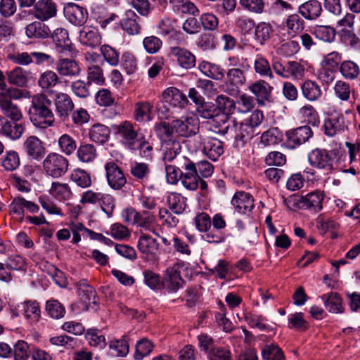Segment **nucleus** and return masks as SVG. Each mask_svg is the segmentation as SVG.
Masks as SVG:
<instances>
[{
	"label": "nucleus",
	"mask_w": 360,
	"mask_h": 360,
	"mask_svg": "<svg viewBox=\"0 0 360 360\" xmlns=\"http://www.w3.org/2000/svg\"><path fill=\"white\" fill-rule=\"evenodd\" d=\"M198 118L194 115H187L173 120L170 124L162 122L157 126L160 135L169 136L174 134L180 136L188 137L195 134L198 129Z\"/></svg>",
	"instance_id": "obj_1"
},
{
	"label": "nucleus",
	"mask_w": 360,
	"mask_h": 360,
	"mask_svg": "<svg viewBox=\"0 0 360 360\" xmlns=\"http://www.w3.org/2000/svg\"><path fill=\"white\" fill-rule=\"evenodd\" d=\"M51 105V101L44 95H39L33 99L30 118L35 127L46 129L53 125L55 118L49 108Z\"/></svg>",
	"instance_id": "obj_2"
},
{
	"label": "nucleus",
	"mask_w": 360,
	"mask_h": 360,
	"mask_svg": "<svg viewBox=\"0 0 360 360\" xmlns=\"http://www.w3.org/2000/svg\"><path fill=\"white\" fill-rule=\"evenodd\" d=\"M4 76L0 71V108L4 115L13 121H18L22 117L20 109L11 102V98H18L20 92L15 89H5Z\"/></svg>",
	"instance_id": "obj_3"
},
{
	"label": "nucleus",
	"mask_w": 360,
	"mask_h": 360,
	"mask_svg": "<svg viewBox=\"0 0 360 360\" xmlns=\"http://www.w3.org/2000/svg\"><path fill=\"white\" fill-rule=\"evenodd\" d=\"M69 167L68 160L56 153H49L43 161V167L47 175L53 178L63 176Z\"/></svg>",
	"instance_id": "obj_4"
},
{
	"label": "nucleus",
	"mask_w": 360,
	"mask_h": 360,
	"mask_svg": "<svg viewBox=\"0 0 360 360\" xmlns=\"http://www.w3.org/2000/svg\"><path fill=\"white\" fill-rule=\"evenodd\" d=\"M221 131H230L229 133L234 137L238 146H243L245 142L258 134L256 129L246 122L238 123L235 120H230L228 127H224Z\"/></svg>",
	"instance_id": "obj_5"
},
{
	"label": "nucleus",
	"mask_w": 360,
	"mask_h": 360,
	"mask_svg": "<svg viewBox=\"0 0 360 360\" xmlns=\"http://www.w3.org/2000/svg\"><path fill=\"white\" fill-rule=\"evenodd\" d=\"M332 154V151L316 148L309 153L308 160L311 165L330 172L333 169L334 162Z\"/></svg>",
	"instance_id": "obj_6"
},
{
	"label": "nucleus",
	"mask_w": 360,
	"mask_h": 360,
	"mask_svg": "<svg viewBox=\"0 0 360 360\" xmlns=\"http://www.w3.org/2000/svg\"><path fill=\"white\" fill-rule=\"evenodd\" d=\"M116 135L126 147L131 150L136 148L138 134L130 122L124 121L117 125Z\"/></svg>",
	"instance_id": "obj_7"
},
{
	"label": "nucleus",
	"mask_w": 360,
	"mask_h": 360,
	"mask_svg": "<svg viewBox=\"0 0 360 360\" xmlns=\"http://www.w3.org/2000/svg\"><path fill=\"white\" fill-rule=\"evenodd\" d=\"M162 139L160 150L163 160L166 162L172 161L181 151V145L179 138L174 136H165L160 135Z\"/></svg>",
	"instance_id": "obj_8"
},
{
	"label": "nucleus",
	"mask_w": 360,
	"mask_h": 360,
	"mask_svg": "<svg viewBox=\"0 0 360 360\" xmlns=\"http://www.w3.org/2000/svg\"><path fill=\"white\" fill-rule=\"evenodd\" d=\"M53 103L58 117L62 121L67 120L75 108L72 98L65 93L58 92L55 95Z\"/></svg>",
	"instance_id": "obj_9"
},
{
	"label": "nucleus",
	"mask_w": 360,
	"mask_h": 360,
	"mask_svg": "<svg viewBox=\"0 0 360 360\" xmlns=\"http://www.w3.org/2000/svg\"><path fill=\"white\" fill-rule=\"evenodd\" d=\"M108 185L115 190L122 188L127 183V179L122 169L114 162H108L105 165Z\"/></svg>",
	"instance_id": "obj_10"
},
{
	"label": "nucleus",
	"mask_w": 360,
	"mask_h": 360,
	"mask_svg": "<svg viewBox=\"0 0 360 360\" xmlns=\"http://www.w3.org/2000/svg\"><path fill=\"white\" fill-rule=\"evenodd\" d=\"M22 149L28 157L35 160H41L46 153V148L42 141L33 135L28 136L24 141Z\"/></svg>",
	"instance_id": "obj_11"
},
{
	"label": "nucleus",
	"mask_w": 360,
	"mask_h": 360,
	"mask_svg": "<svg viewBox=\"0 0 360 360\" xmlns=\"http://www.w3.org/2000/svg\"><path fill=\"white\" fill-rule=\"evenodd\" d=\"M323 193L319 191H314L300 198L297 202L300 207L309 210L311 212H318L323 209Z\"/></svg>",
	"instance_id": "obj_12"
},
{
	"label": "nucleus",
	"mask_w": 360,
	"mask_h": 360,
	"mask_svg": "<svg viewBox=\"0 0 360 360\" xmlns=\"http://www.w3.org/2000/svg\"><path fill=\"white\" fill-rule=\"evenodd\" d=\"M11 212L13 213L22 220L25 216V211L34 214L37 213L39 210V207L34 202L27 200L22 197L15 198L10 206Z\"/></svg>",
	"instance_id": "obj_13"
},
{
	"label": "nucleus",
	"mask_w": 360,
	"mask_h": 360,
	"mask_svg": "<svg viewBox=\"0 0 360 360\" xmlns=\"http://www.w3.org/2000/svg\"><path fill=\"white\" fill-rule=\"evenodd\" d=\"M323 129L326 136L333 137L347 129V124L343 115L334 114L325 120Z\"/></svg>",
	"instance_id": "obj_14"
},
{
	"label": "nucleus",
	"mask_w": 360,
	"mask_h": 360,
	"mask_svg": "<svg viewBox=\"0 0 360 360\" xmlns=\"http://www.w3.org/2000/svg\"><path fill=\"white\" fill-rule=\"evenodd\" d=\"M64 15L68 20L77 26L82 25L87 19V11L74 3H68L64 8Z\"/></svg>",
	"instance_id": "obj_15"
},
{
	"label": "nucleus",
	"mask_w": 360,
	"mask_h": 360,
	"mask_svg": "<svg viewBox=\"0 0 360 360\" xmlns=\"http://www.w3.org/2000/svg\"><path fill=\"white\" fill-rule=\"evenodd\" d=\"M56 5L52 0H39L34 5V17L41 21L56 15Z\"/></svg>",
	"instance_id": "obj_16"
},
{
	"label": "nucleus",
	"mask_w": 360,
	"mask_h": 360,
	"mask_svg": "<svg viewBox=\"0 0 360 360\" xmlns=\"http://www.w3.org/2000/svg\"><path fill=\"white\" fill-rule=\"evenodd\" d=\"M170 56L174 58L179 66L184 69H191L195 65V57L188 50L180 46L170 47Z\"/></svg>",
	"instance_id": "obj_17"
},
{
	"label": "nucleus",
	"mask_w": 360,
	"mask_h": 360,
	"mask_svg": "<svg viewBox=\"0 0 360 360\" xmlns=\"http://www.w3.org/2000/svg\"><path fill=\"white\" fill-rule=\"evenodd\" d=\"M184 281L180 275L177 266H173L166 269L162 284L170 292H176L183 287Z\"/></svg>",
	"instance_id": "obj_18"
},
{
	"label": "nucleus",
	"mask_w": 360,
	"mask_h": 360,
	"mask_svg": "<svg viewBox=\"0 0 360 360\" xmlns=\"http://www.w3.org/2000/svg\"><path fill=\"white\" fill-rule=\"evenodd\" d=\"M139 250L148 259H155L159 249L157 240L147 234H142L137 245Z\"/></svg>",
	"instance_id": "obj_19"
},
{
	"label": "nucleus",
	"mask_w": 360,
	"mask_h": 360,
	"mask_svg": "<svg viewBox=\"0 0 360 360\" xmlns=\"http://www.w3.org/2000/svg\"><path fill=\"white\" fill-rule=\"evenodd\" d=\"M313 136L310 127L304 125L286 132L288 141L293 143L294 147L307 142Z\"/></svg>",
	"instance_id": "obj_20"
},
{
	"label": "nucleus",
	"mask_w": 360,
	"mask_h": 360,
	"mask_svg": "<svg viewBox=\"0 0 360 360\" xmlns=\"http://www.w3.org/2000/svg\"><path fill=\"white\" fill-rule=\"evenodd\" d=\"M248 89L255 96L257 103L263 105L270 99L273 87L264 80H259L251 84Z\"/></svg>",
	"instance_id": "obj_21"
},
{
	"label": "nucleus",
	"mask_w": 360,
	"mask_h": 360,
	"mask_svg": "<svg viewBox=\"0 0 360 360\" xmlns=\"http://www.w3.org/2000/svg\"><path fill=\"white\" fill-rule=\"evenodd\" d=\"M56 70L62 77H72L80 73L78 63L75 60L69 58H59L56 64Z\"/></svg>",
	"instance_id": "obj_22"
},
{
	"label": "nucleus",
	"mask_w": 360,
	"mask_h": 360,
	"mask_svg": "<svg viewBox=\"0 0 360 360\" xmlns=\"http://www.w3.org/2000/svg\"><path fill=\"white\" fill-rule=\"evenodd\" d=\"M140 18L132 10L126 11L124 18L120 20L122 30L129 35L139 34L141 27L139 23Z\"/></svg>",
	"instance_id": "obj_23"
},
{
	"label": "nucleus",
	"mask_w": 360,
	"mask_h": 360,
	"mask_svg": "<svg viewBox=\"0 0 360 360\" xmlns=\"http://www.w3.org/2000/svg\"><path fill=\"white\" fill-rule=\"evenodd\" d=\"M231 205L238 212H250L254 207V200L252 196L247 192H236L232 200Z\"/></svg>",
	"instance_id": "obj_24"
},
{
	"label": "nucleus",
	"mask_w": 360,
	"mask_h": 360,
	"mask_svg": "<svg viewBox=\"0 0 360 360\" xmlns=\"http://www.w3.org/2000/svg\"><path fill=\"white\" fill-rule=\"evenodd\" d=\"M185 173L181 176V183L188 190L195 191L198 188L199 174L195 164L188 162L185 165Z\"/></svg>",
	"instance_id": "obj_25"
},
{
	"label": "nucleus",
	"mask_w": 360,
	"mask_h": 360,
	"mask_svg": "<svg viewBox=\"0 0 360 360\" xmlns=\"http://www.w3.org/2000/svg\"><path fill=\"white\" fill-rule=\"evenodd\" d=\"M162 98L165 102L169 103L171 105L181 108H184L188 103L186 94L173 86L169 87L163 91Z\"/></svg>",
	"instance_id": "obj_26"
},
{
	"label": "nucleus",
	"mask_w": 360,
	"mask_h": 360,
	"mask_svg": "<svg viewBox=\"0 0 360 360\" xmlns=\"http://www.w3.org/2000/svg\"><path fill=\"white\" fill-rule=\"evenodd\" d=\"M18 308L25 318L32 323H37L41 317V309L38 302L27 300L18 304Z\"/></svg>",
	"instance_id": "obj_27"
},
{
	"label": "nucleus",
	"mask_w": 360,
	"mask_h": 360,
	"mask_svg": "<svg viewBox=\"0 0 360 360\" xmlns=\"http://www.w3.org/2000/svg\"><path fill=\"white\" fill-rule=\"evenodd\" d=\"M224 153L223 143L217 139L206 137L203 154L213 161H216Z\"/></svg>",
	"instance_id": "obj_28"
},
{
	"label": "nucleus",
	"mask_w": 360,
	"mask_h": 360,
	"mask_svg": "<svg viewBox=\"0 0 360 360\" xmlns=\"http://www.w3.org/2000/svg\"><path fill=\"white\" fill-rule=\"evenodd\" d=\"M51 37L53 41L59 52L63 53L72 51V44L69 38L68 32L65 29H56Z\"/></svg>",
	"instance_id": "obj_29"
},
{
	"label": "nucleus",
	"mask_w": 360,
	"mask_h": 360,
	"mask_svg": "<svg viewBox=\"0 0 360 360\" xmlns=\"http://www.w3.org/2000/svg\"><path fill=\"white\" fill-rule=\"evenodd\" d=\"M77 294L79 299L85 304H96V292L86 280H80L77 283Z\"/></svg>",
	"instance_id": "obj_30"
},
{
	"label": "nucleus",
	"mask_w": 360,
	"mask_h": 360,
	"mask_svg": "<svg viewBox=\"0 0 360 360\" xmlns=\"http://www.w3.org/2000/svg\"><path fill=\"white\" fill-rule=\"evenodd\" d=\"M299 13L305 19L315 20L321 13V4L317 0H309L299 6Z\"/></svg>",
	"instance_id": "obj_31"
},
{
	"label": "nucleus",
	"mask_w": 360,
	"mask_h": 360,
	"mask_svg": "<svg viewBox=\"0 0 360 360\" xmlns=\"http://www.w3.org/2000/svg\"><path fill=\"white\" fill-rule=\"evenodd\" d=\"M79 40L84 45L95 47L101 44V37L96 28L84 27L79 32Z\"/></svg>",
	"instance_id": "obj_32"
},
{
	"label": "nucleus",
	"mask_w": 360,
	"mask_h": 360,
	"mask_svg": "<svg viewBox=\"0 0 360 360\" xmlns=\"http://www.w3.org/2000/svg\"><path fill=\"white\" fill-rule=\"evenodd\" d=\"M198 69L205 76L218 81L222 80L225 75L224 68L219 65L207 61L200 63Z\"/></svg>",
	"instance_id": "obj_33"
},
{
	"label": "nucleus",
	"mask_w": 360,
	"mask_h": 360,
	"mask_svg": "<svg viewBox=\"0 0 360 360\" xmlns=\"http://www.w3.org/2000/svg\"><path fill=\"white\" fill-rule=\"evenodd\" d=\"M25 32L29 38L45 39L50 35L51 30L49 26L41 20L34 21L27 25Z\"/></svg>",
	"instance_id": "obj_34"
},
{
	"label": "nucleus",
	"mask_w": 360,
	"mask_h": 360,
	"mask_svg": "<svg viewBox=\"0 0 360 360\" xmlns=\"http://www.w3.org/2000/svg\"><path fill=\"white\" fill-rule=\"evenodd\" d=\"M30 72L20 67H16L7 72L8 81L10 84L20 87L27 86L30 80Z\"/></svg>",
	"instance_id": "obj_35"
},
{
	"label": "nucleus",
	"mask_w": 360,
	"mask_h": 360,
	"mask_svg": "<svg viewBox=\"0 0 360 360\" xmlns=\"http://www.w3.org/2000/svg\"><path fill=\"white\" fill-rule=\"evenodd\" d=\"M110 134V129L102 124H94L89 131V139L97 143H105L108 141Z\"/></svg>",
	"instance_id": "obj_36"
},
{
	"label": "nucleus",
	"mask_w": 360,
	"mask_h": 360,
	"mask_svg": "<svg viewBox=\"0 0 360 360\" xmlns=\"http://www.w3.org/2000/svg\"><path fill=\"white\" fill-rule=\"evenodd\" d=\"M303 96L309 101L319 100L322 95L320 86L314 81L307 80L301 85Z\"/></svg>",
	"instance_id": "obj_37"
},
{
	"label": "nucleus",
	"mask_w": 360,
	"mask_h": 360,
	"mask_svg": "<svg viewBox=\"0 0 360 360\" xmlns=\"http://www.w3.org/2000/svg\"><path fill=\"white\" fill-rule=\"evenodd\" d=\"M25 131L24 127L17 121H6L1 127V134L11 140L19 139Z\"/></svg>",
	"instance_id": "obj_38"
},
{
	"label": "nucleus",
	"mask_w": 360,
	"mask_h": 360,
	"mask_svg": "<svg viewBox=\"0 0 360 360\" xmlns=\"http://www.w3.org/2000/svg\"><path fill=\"white\" fill-rule=\"evenodd\" d=\"M230 117L227 116L225 113H219L216 112L212 117L207 121V124L210 125V129L219 134H227L229 133L230 131H223L221 129L224 127H228L226 122L230 123V120H231Z\"/></svg>",
	"instance_id": "obj_39"
},
{
	"label": "nucleus",
	"mask_w": 360,
	"mask_h": 360,
	"mask_svg": "<svg viewBox=\"0 0 360 360\" xmlns=\"http://www.w3.org/2000/svg\"><path fill=\"white\" fill-rule=\"evenodd\" d=\"M321 300L324 302L326 309L331 313H342L343 308L342 306V299L336 292L325 294L321 296Z\"/></svg>",
	"instance_id": "obj_40"
},
{
	"label": "nucleus",
	"mask_w": 360,
	"mask_h": 360,
	"mask_svg": "<svg viewBox=\"0 0 360 360\" xmlns=\"http://www.w3.org/2000/svg\"><path fill=\"white\" fill-rule=\"evenodd\" d=\"M60 82L58 74L52 70H46L41 73L37 84L43 89L48 91L54 88Z\"/></svg>",
	"instance_id": "obj_41"
},
{
	"label": "nucleus",
	"mask_w": 360,
	"mask_h": 360,
	"mask_svg": "<svg viewBox=\"0 0 360 360\" xmlns=\"http://www.w3.org/2000/svg\"><path fill=\"white\" fill-rule=\"evenodd\" d=\"M285 26L289 34L295 35L304 30V21L297 13L291 14L285 19Z\"/></svg>",
	"instance_id": "obj_42"
},
{
	"label": "nucleus",
	"mask_w": 360,
	"mask_h": 360,
	"mask_svg": "<svg viewBox=\"0 0 360 360\" xmlns=\"http://www.w3.org/2000/svg\"><path fill=\"white\" fill-rule=\"evenodd\" d=\"M49 193L59 200H68L72 195V193L68 184L59 182H53L52 184Z\"/></svg>",
	"instance_id": "obj_43"
},
{
	"label": "nucleus",
	"mask_w": 360,
	"mask_h": 360,
	"mask_svg": "<svg viewBox=\"0 0 360 360\" xmlns=\"http://www.w3.org/2000/svg\"><path fill=\"white\" fill-rule=\"evenodd\" d=\"M174 11L181 13H188L193 15L199 14V10L190 0H169Z\"/></svg>",
	"instance_id": "obj_44"
},
{
	"label": "nucleus",
	"mask_w": 360,
	"mask_h": 360,
	"mask_svg": "<svg viewBox=\"0 0 360 360\" xmlns=\"http://www.w3.org/2000/svg\"><path fill=\"white\" fill-rule=\"evenodd\" d=\"M167 202L169 209L176 214L183 213L186 206V198L176 193H171L168 196Z\"/></svg>",
	"instance_id": "obj_45"
},
{
	"label": "nucleus",
	"mask_w": 360,
	"mask_h": 360,
	"mask_svg": "<svg viewBox=\"0 0 360 360\" xmlns=\"http://www.w3.org/2000/svg\"><path fill=\"white\" fill-rule=\"evenodd\" d=\"M20 165V160L18 153L13 150L6 151L1 159V166L7 171H14L19 167Z\"/></svg>",
	"instance_id": "obj_46"
},
{
	"label": "nucleus",
	"mask_w": 360,
	"mask_h": 360,
	"mask_svg": "<svg viewBox=\"0 0 360 360\" xmlns=\"http://www.w3.org/2000/svg\"><path fill=\"white\" fill-rule=\"evenodd\" d=\"M215 102L217 108L221 111L220 113H225L229 117L236 108L235 101L233 99L222 94L217 96Z\"/></svg>",
	"instance_id": "obj_47"
},
{
	"label": "nucleus",
	"mask_w": 360,
	"mask_h": 360,
	"mask_svg": "<svg viewBox=\"0 0 360 360\" xmlns=\"http://www.w3.org/2000/svg\"><path fill=\"white\" fill-rule=\"evenodd\" d=\"M77 155L80 161L88 163L96 158L97 153L94 145L86 143L78 148Z\"/></svg>",
	"instance_id": "obj_48"
},
{
	"label": "nucleus",
	"mask_w": 360,
	"mask_h": 360,
	"mask_svg": "<svg viewBox=\"0 0 360 360\" xmlns=\"http://www.w3.org/2000/svg\"><path fill=\"white\" fill-rule=\"evenodd\" d=\"M340 72L347 79L356 78L360 72L359 65L352 60H346L341 63Z\"/></svg>",
	"instance_id": "obj_49"
},
{
	"label": "nucleus",
	"mask_w": 360,
	"mask_h": 360,
	"mask_svg": "<svg viewBox=\"0 0 360 360\" xmlns=\"http://www.w3.org/2000/svg\"><path fill=\"white\" fill-rule=\"evenodd\" d=\"M58 143L61 152L67 155H72L77 148L76 141L68 134L60 136Z\"/></svg>",
	"instance_id": "obj_50"
},
{
	"label": "nucleus",
	"mask_w": 360,
	"mask_h": 360,
	"mask_svg": "<svg viewBox=\"0 0 360 360\" xmlns=\"http://www.w3.org/2000/svg\"><path fill=\"white\" fill-rule=\"evenodd\" d=\"M70 179L78 186L83 188L89 187L91 185V179L89 174L81 169H74L71 173Z\"/></svg>",
	"instance_id": "obj_51"
},
{
	"label": "nucleus",
	"mask_w": 360,
	"mask_h": 360,
	"mask_svg": "<svg viewBox=\"0 0 360 360\" xmlns=\"http://www.w3.org/2000/svg\"><path fill=\"white\" fill-rule=\"evenodd\" d=\"M282 132L276 127L271 128L261 136V143L264 146L275 145L282 141Z\"/></svg>",
	"instance_id": "obj_52"
},
{
	"label": "nucleus",
	"mask_w": 360,
	"mask_h": 360,
	"mask_svg": "<svg viewBox=\"0 0 360 360\" xmlns=\"http://www.w3.org/2000/svg\"><path fill=\"white\" fill-rule=\"evenodd\" d=\"M110 354L115 356H125L129 352V346L125 338L112 340L109 345Z\"/></svg>",
	"instance_id": "obj_53"
},
{
	"label": "nucleus",
	"mask_w": 360,
	"mask_h": 360,
	"mask_svg": "<svg viewBox=\"0 0 360 360\" xmlns=\"http://www.w3.org/2000/svg\"><path fill=\"white\" fill-rule=\"evenodd\" d=\"M354 19L355 15L352 13H347L342 19L338 20L337 27L342 36L349 34L354 31Z\"/></svg>",
	"instance_id": "obj_54"
},
{
	"label": "nucleus",
	"mask_w": 360,
	"mask_h": 360,
	"mask_svg": "<svg viewBox=\"0 0 360 360\" xmlns=\"http://www.w3.org/2000/svg\"><path fill=\"white\" fill-rule=\"evenodd\" d=\"M46 311L51 318L56 319L63 318L65 314V307L56 300H50L46 302Z\"/></svg>",
	"instance_id": "obj_55"
},
{
	"label": "nucleus",
	"mask_w": 360,
	"mask_h": 360,
	"mask_svg": "<svg viewBox=\"0 0 360 360\" xmlns=\"http://www.w3.org/2000/svg\"><path fill=\"white\" fill-rule=\"evenodd\" d=\"M153 344L149 340L143 338L137 342L134 357L136 360H141L148 355L153 349Z\"/></svg>",
	"instance_id": "obj_56"
},
{
	"label": "nucleus",
	"mask_w": 360,
	"mask_h": 360,
	"mask_svg": "<svg viewBox=\"0 0 360 360\" xmlns=\"http://www.w3.org/2000/svg\"><path fill=\"white\" fill-rule=\"evenodd\" d=\"M271 32L272 27L269 24L261 22L255 27V39L262 45L269 39Z\"/></svg>",
	"instance_id": "obj_57"
},
{
	"label": "nucleus",
	"mask_w": 360,
	"mask_h": 360,
	"mask_svg": "<svg viewBox=\"0 0 360 360\" xmlns=\"http://www.w3.org/2000/svg\"><path fill=\"white\" fill-rule=\"evenodd\" d=\"M262 355L266 360H284L285 357L282 350L275 345L264 346L262 351Z\"/></svg>",
	"instance_id": "obj_58"
},
{
	"label": "nucleus",
	"mask_w": 360,
	"mask_h": 360,
	"mask_svg": "<svg viewBox=\"0 0 360 360\" xmlns=\"http://www.w3.org/2000/svg\"><path fill=\"white\" fill-rule=\"evenodd\" d=\"M335 95L341 101H348L352 92L351 86L349 83L338 80L333 87Z\"/></svg>",
	"instance_id": "obj_59"
},
{
	"label": "nucleus",
	"mask_w": 360,
	"mask_h": 360,
	"mask_svg": "<svg viewBox=\"0 0 360 360\" xmlns=\"http://www.w3.org/2000/svg\"><path fill=\"white\" fill-rule=\"evenodd\" d=\"M91 84L87 81L86 82L78 79L73 82L71 84L72 91L74 94L79 98H87L90 96V87Z\"/></svg>",
	"instance_id": "obj_60"
},
{
	"label": "nucleus",
	"mask_w": 360,
	"mask_h": 360,
	"mask_svg": "<svg viewBox=\"0 0 360 360\" xmlns=\"http://www.w3.org/2000/svg\"><path fill=\"white\" fill-rule=\"evenodd\" d=\"M255 72L262 77L273 78V74L269 62L263 57H257L254 63Z\"/></svg>",
	"instance_id": "obj_61"
},
{
	"label": "nucleus",
	"mask_w": 360,
	"mask_h": 360,
	"mask_svg": "<svg viewBox=\"0 0 360 360\" xmlns=\"http://www.w3.org/2000/svg\"><path fill=\"white\" fill-rule=\"evenodd\" d=\"M228 82L235 86L243 85L245 82L244 72L240 68H231L226 72Z\"/></svg>",
	"instance_id": "obj_62"
},
{
	"label": "nucleus",
	"mask_w": 360,
	"mask_h": 360,
	"mask_svg": "<svg viewBox=\"0 0 360 360\" xmlns=\"http://www.w3.org/2000/svg\"><path fill=\"white\" fill-rule=\"evenodd\" d=\"M235 103L236 105L235 110L240 113L250 112L255 105L253 98L246 94L240 95Z\"/></svg>",
	"instance_id": "obj_63"
},
{
	"label": "nucleus",
	"mask_w": 360,
	"mask_h": 360,
	"mask_svg": "<svg viewBox=\"0 0 360 360\" xmlns=\"http://www.w3.org/2000/svg\"><path fill=\"white\" fill-rule=\"evenodd\" d=\"M207 356L209 360H231L229 349L224 347H217L210 349Z\"/></svg>",
	"instance_id": "obj_64"
}]
</instances>
